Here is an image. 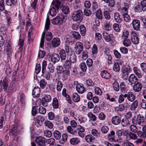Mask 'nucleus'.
Masks as SVG:
<instances>
[{
	"mask_svg": "<svg viewBox=\"0 0 146 146\" xmlns=\"http://www.w3.org/2000/svg\"><path fill=\"white\" fill-rule=\"evenodd\" d=\"M40 94V89L38 87H35L33 91L32 94L35 97H38Z\"/></svg>",
	"mask_w": 146,
	"mask_h": 146,
	"instance_id": "16",
	"label": "nucleus"
},
{
	"mask_svg": "<svg viewBox=\"0 0 146 146\" xmlns=\"http://www.w3.org/2000/svg\"><path fill=\"white\" fill-rule=\"evenodd\" d=\"M122 15L123 17L124 21L126 22H129L130 21V17L127 13L123 14Z\"/></svg>",
	"mask_w": 146,
	"mask_h": 146,
	"instance_id": "46",
	"label": "nucleus"
},
{
	"mask_svg": "<svg viewBox=\"0 0 146 146\" xmlns=\"http://www.w3.org/2000/svg\"><path fill=\"white\" fill-rule=\"evenodd\" d=\"M10 80L8 78L5 77L3 81H0V88L1 89L6 90L8 86Z\"/></svg>",
	"mask_w": 146,
	"mask_h": 146,
	"instance_id": "6",
	"label": "nucleus"
},
{
	"mask_svg": "<svg viewBox=\"0 0 146 146\" xmlns=\"http://www.w3.org/2000/svg\"><path fill=\"white\" fill-rule=\"evenodd\" d=\"M74 84L76 85V90L79 93L82 94L86 91V89L82 84L79 83L77 81H76L74 82Z\"/></svg>",
	"mask_w": 146,
	"mask_h": 146,
	"instance_id": "3",
	"label": "nucleus"
},
{
	"mask_svg": "<svg viewBox=\"0 0 146 146\" xmlns=\"http://www.w3.org/2000/svg\"><path fill=\"white\" fill-rule=\"evenodd\" d=\"M63 66L66 68L69 69L71 68V63L68 60L64 62Z\"/></svg>",
	"mask_w": 146,
	"mask_h": 146,
	"instance_id": "26",
	"label": "nucleus"
},
{
	"mask_svg": "<svg viewBox=\"0 0 146 146\" xmlns=\"http://www.w3.org/2000/svg\"><path fill=\"white\" fill-rule=\"evenodd\" d=\"M67 129L68 132L70 134L74 135L77 133L76 131L73 130L71 126H68L67 128Z\"/></svg>",
	"mask_w": 146,
	"mask_h": 146,
	"instance_id": "34",
	"label": "nucleus"
},
{
	"mask_svg": "<svg viewBox=\"0 0 146 146\" xmlns=\"http://www.w3.org/2000/svg\"><path fill=\"white\" fill-rule=\"evenodd\" d=\"M120 90L122 92H124L126 90L127 88L125 83L122 82L120 84Z\"/></svg>",
	"mask_w": 146,
	"mask_h": 146,
	"instance_id": "56",
	"label": "nucleus"
},
{
	"mask_svg": "<svg viewBox=\"0 0 146 146\" xmlns=\"http://www.w3.org/2000/svg\"><path fill=\"white\" fill-rule=\"evenodd\" d=\"M60 59V57L58 54L54 53L52 55L51 60L52 62L55 63L57 62Z\"/></svg>",
	"mask_w": 146,
	"mask_h": 146,
	"instance_id": "20",
	"label": "nucleus"
},
{
	"mask_svg": "<svg viewBox=\"0 0 146 146\" xmlns=\"http://www.w3.org/2000/svg\"><path fill=\"white\" fill-rule=\"evenodd\" d=\"M137 134L138 136L141 138H144L146 137V133L141 131H138Z\"/></svg>",
	"mask_w": 146,
	"mask_h": 146,
	"instance_id": "54",
	"label": "nucleus"
},
{
	"mask_svg": "<svg viewBox=\"0 0 146 146\" xmlns=\"http://www.w3.org/2000/svg\"><path fill=\"white\" fill-rule=\"evenodd\" d=\"M132 42L134 44H136L139 43V40L138 36L136 35H133L131 37Z\"/></svg>",
	"mask_w": 146,
	"mask_h": 146,
	"instance_id": "23",
	"label": "nucleus"
},
{
	"mask_svg": "<svg viewBox=\"0 0 146 146\" xmlns=\"http://www.w3.org/2000/svg\"><path fill=\"white\" fill-rule=\"evenodd\" d=\"M60 42L59 38H54L52 41V47H56L58 46L60 44Z\"/></svg>",
	"mask_w": 146,
	"mask_h": 146,
	"instance_id": "11",
	"label": "nucleus"
},
{
	"mask_svg": "<svg viewBox=\"0 0 146 146\" xmlns=\"http://www.w3.org/2000/svg\"><path fill=\"white\" fill-rule=\"evenodd\" d=\"M80 30L82 36H84L86 32V29L84 25H82L80 26Z\"/></svg>",
	"mask_w": 146,
	"mask_h": 146,
	"instance_id": "36",
	"label": "nucleus"
},
{
	"mask_svg": "<svg viewBox=\"0 0 146 146\" xmlns=\"http://www.w3.org/2000/svg\"><path fill=\"white\" fill-rule=\"evenodd\" d=\"M125 98L127 97L128 100L131 102H133L135 99L136 96L132 92H129L127 94H125Z\"/></svg>",
	"mask_w": 146,
	"mask_h": 146,
	"instance_id": "8",
	"label": "nucleus"
},
{
	"mask_svg": "<svg viewBox=\"0 0 146 146\" xmlns=\"http://www.w3.org/2000/svg\"><path fill=\"white\" fill-rule=\"evenodd\" d=\"M132 24L133 28L135 30L138 31L139 29L140 26V22L139 20L136 19L133 20Z\"/></svg>",
	"mask_w": 146,
	"mask_h": 146,
	"instance_id": "10",
	"label": "nucleus"
},
{
	"mask_svg": "<svg viewBox=\"0 0 146 146\" xmlns=\"http://www.w3.org/2000/svg\"><path fill=\"white\" fill-rule=\"evenodd\" d=\"M104 16L106 20H109L111 18L110 13L108 11H104L103 13Z\"/></svg>",
	"mask_w": 146,
	"mask_h": 146,
	"instance_id": "39",
	"label": "nucleus"
},
{
	"mask_svg": "<svg viewBox=\"0 0 146 146\" xmlns=\"http://www.w3.org/2000/svg\"><path fill=\"white\" fill-rule=\"evenodd\" d=\"M83 14L80 9L76 11L73 12L72 18L74 21L81 22L83 19Z\"/></svg>",
	"mask_w": 146,
	"mask_h": 146,
	"instance_id": "1",
	"label": "nucleus"
},
{
	"mask_svg": "<svg viewBox=\"0 0 146 146\" xmlns=\"http://www.w3.org/2000/svg\"><path fill=\"white\" fill-rule=\"evenodd\" d=\"M69 60L72 63H74L76 62V58L75 53H72L70 55Z\"/></svg>",
	"mask_w": 146,
	"mask_h": 146,
	"instance_id": "31",
	"label": "nucleus"
},
{
	"mask_svg": "<svg viewBox=\"0 0 146 146\" xmlns=\"http://www.w3.org/2000/svg\"><path fill=\"white\" fill-rule=\"evenodd\" d=\"M50 24V20L48 16L47 17L45 24V30H47L49 29Z\"/></svg>",
	"mask_w": 146,
	"mask_h": 146,
	"instance_id": "37",
	"label": "nucleus"
},
{
	"mask_svg": "<svg viewBox=\"0 0 146 146\" xmlns=\"http://www.w3.org/2000/svg\"><path fill=\"white\" fill-rule=\"evenodd\" d=\"M113 86L115 91H118L119 90V86L118 82L115 81L113 83Z\"/></svg>",
	"mask_w": 146,
	"mask_h": 146,
	"instance_id": "50",
	"label": "nucleus"
},
{
	"mask_svg": "<svg viewBox=\"0 0 146 146\" xmlns=\"http://www.w3.org/2000/svg\"><path fill=\"white\" fill-rule=\"evenodd\" d=\"M130 129L131 131L133 132L136 133L137 132V126L135 125H131L130 127Z\"/></svg>",
	"mask_w": 146,
	"mask_h": 146,
	"instance_id": "57",
	"label": "nucleus"
},
{
	"mask_svg": "<svg viewBox=\"0 0 146 146\" xmlns=\"http://www.w3.org/2000/svg\"><path fill=\"white\" fill-rule=\"evenodd\" d=\"M46 82L44 79H42L40 81V84L41 88H44L46 86Z\"/></svg>",
	"mask_w": 146,
	"mask_h": 146,
	"instance_id": "45",
	"label": "nucleus"
},
{
	"mask_svg": "<svg viewBox=\"0 0 146 146\" xmlns=\"http://www.w3.org/2000/svg\"><path fill=\"white\" fill-rule=\"evenodd\" d=\"M140 67L142 71L146 74V63H141L140 64Z\"/></svg>",
	"mask_w": 146,
	"mask_h": 146,
	"instance_id": "61",
	"label": "nucleus"
},
{
	"mask_svg": "<svg viewBox=\"0 0 146 146\" xmlns=\"http://www.w3.org/2000/svg\"><path fill=\"white\" fill-rule=\"evenodd\" d=\"M80 142V139L76 137H72L70 139V144L76 146Z\"/></svg>",
	"mask_w": 146,
	"mask_h": 146,
	"instance_id": "12",
	"label": "nucleus"
},
{
	"mask_svg": "<svg viewBox=\"0 0 146 146\" xmlns=\"http://www.w3.org/2000/svg\"><path fill=\"white\" fill-rule=\"evenodd\" d=\"M128 80L129 82L131 83V84H135L138 82V79L137 77L134 74H131L130 75Z\"/></svg>",
	"mask_w": 146,
	"mask_h": 146,
	"instance_id": "9",
	"label": "nucleus"
},
{
	"mask_svg": "<svg viewBox=\"0 0 146 146\" xmlns=\"http://www.w3.org/2000/svg\"><path fill=\"white\" fill-rule=\"evenodd\" d=\"M58 101L56 98H54L53 99L52 106L54 108H57L58 107Z\"/></svg>",
	"mask_w": 146,
	"mask_h": 146,
	"instance_id": "38",
	"label": "nucleus"
},
{
	"mask_svg": "<svg viewBox=\"0 0 146 146\" xmlns=\"http://www.w3.org/2000/svg\"><path fill=\"white\" fill-rule=\"evenodd\" d=\"M131 43V41L129 39L125 38L123 40V44L126 46H130Z\"/></svg>",
	"mask_w": 146,
	"mask_h": 146,
	"instance_id": "63",
	"label": "nucleus"
},
{
	"mask_svg": "<svg viewBox=\"0 0 146 146\" xmlns=\"http://www.w3.org/2000/svg\"><path fill=\"white\" fill-rule=\"evenodd\" d=\"M101 130L102 133H106L108 131L109 128L106 126H104L102 127Z\"/></svg>",
	"mask_w": 146,
	"mask_h": 146,
	"instance_id": "62",
	"label": "nucleus"
},
{
	"mask_svg": "<svg viewBox=\"0 0 146 146\" xmlns=\"http://www.w3.org/2000/svg\"><path fill=\"white\" fill-rule=\"evenodd\" d=\"M62 12L64 14H67L69 12V7L66 6H64L63 7L62 9Z\"/></svg>",
	"mask_w": 146,
	"mask_h": 146,
	"instance_id": "55",
	"label": "nucleus"
},
{
	"mask_svg": "<svg viewBox=\"0 0 146 146\" xmlns=\"http://www.w3.org/2000/svg\"><path fill=\"white\" fill-rule=\"evenodd\" d=\"M53 4L57 10H58L62 6L61 2L58 0H56L54 2Z\"/></svg>",
	"mask_w": 146,
	"mask_h": 146,
	"instance_id": "30",
	"label": "nucleus"
},
{
	"mask_svg": "<svg viewBox=\"0 0 146 146\" xmlns=\"http://www.w3.org/2000/svg\"><path fill=\"white\" fill-rule=\"evenodd\" d=\"M60 55L62 60H65L66 58V54L64 50H61L60 52Z\"/></svg>",
	"mask_w": 146,
	"mask_h": 146,
	"instance_id": "33",
	"label": "nucleus"
},
{
	"mask_svg": "<svg viewBox=\"0 0 146 146\" xmlns=\"http://www.w3.org/2000/svg\"><path fill=\"white\" fill-rule=\"evenodd\" d=\"M113 70L116 72H118L120 70V67L119 64L118 63H115L113 65Z\"/></svg>",
	"mask_w": 146,
	"mask_h": 146,
	"instance_id": "49",
	"label": "nucleus"
},
{
	"mask_svg": "<svg viewBox=\"0 0 146 146\" xmlns=\"http://www.w3.org/2000/svg\"><path fill=\"white\" fill-rule=\"evenodd\" d=\"M19 107L17 106H14L12 109V111L15 115L17 114L19 112Z\"/></svg>",
	"mask_w": 146,
	"mask_h": 146,
	"instance_id": "64",
	"label": "nucleus"
},
{
	"mask_svg": "<svg viewBox=\"0 0 146 146\" xmlns=\"http://www.w3.org/2000/svg\"><path fill=\"white\" fill-rule=\"evenodd\" d=\"M45 32L44 31L42 33V37L41 39L40 43V47L42 48L44 47V36L45 35Z\"/></svg>",
	"mask_w": 146,
	"mask_h": 146,
	"instance_id": "32",
	"label": "nucleus"
},
{
	"mask_svg": "<svg viewBox=\"0 0 146 146\" xmlns=\"http://www.w3.org/2000/svg\"><path fill=\"white\" fill-rule=\"evenodd\" d=\"M17 0H6V4L7 5L11 6L12 4H15Z\"/></svg>",
	"mask_w": 146,
	"mask_h": 146,
	"instance_id": "52",
	"label": "nucleus"
},
{
	"mask_svg": "<svg viewBox=\"0 0 146 146\" xmlns=\"http://www.w3.org/2000/svg\"><path fill=\"white\" fill-rule=\"evenodd\" d=\"M121 70L122 73H128L131 72L130 67L128 64H127L123 66Z\"/></svg>",
	"mask_w": 146,
	"mask_h": 146,
	"instance_id": "18",
	"label": "nucleus"
},
{
	"mask_svg": "<svg viewBox=\"0 0 146 146\" xmlns=\"http://www.w3.org/2000/svg\"><path fill=\"white\" fill-rule=\"evenodd\" d=\"M44 135L48 137H50L52 135V132L49 130H46L44 131Z\"/></svg>",
	"mask_w": 146,
	"mask_h": 146,
	"instance_id": "58",
	"label": "nucleus"
},
{
	"mask_svg": "<svg viewBox=\"0 0 146 146\" xmlns=\"http://www.w3.org/2000/svg\"><path fill=\"white\" fill-rule=\"evenodd\" d=\"M96 16L99 19H102V15L100 9H98L97 11Z\"/></svg>",
	"mask_w": 146,
	"mask_h": 146,
	"instance_id": "59",
	"label": "nucleus"
},
{
	"mask_svg": "<svg viewBox=\"0 0 146 146\" xmlns=\"http://www.w3.org/2000/svg\"><path fill=\"white\" fill-rule=\"evenodd\" d=\"M102 77L105 79H108L110 78L111 75L107 71L103 70L101 73Z\"/></svg>",
	"mask_w": 146,
	"mask_h": 146,
	"instance_id": "22",
	"label": "nucleus"
},
{
	"mask_svg": "<svg viewBox=\"0 0 146 146\" xmlns=\"http://www.w3.org/2000/svg\"><path fill=\"white\" fill-rule=\"evenodd\" d=\"M16 129L17 128L15 125H12L11 128L9 130L10 134L15 136L17 135V133L18 132Z\"/></svg>",
	"mask_w": 146,
	"mask_h": 146,
	"instance_id": "21",
	"label": "nucleus"
},
{
	"mask_svg": "<svg viewBox=\"0 0 146 146\" xmlns=\"http://www.w3.org/2000/svg\"><path fill=\"white\" fill-rule=\"evenodd\" d=\"M41 70V66L40 64H36L35 68V72L36 74H38Z\"/></svg>",
	"mask_w": 146,
	"mask_h": 146,
	"instance_id": "60",
	"label": "nucleus"
},
{
	"mask_svg": "<svg viewBox=\"0 0 146 146\" xmlns=\"http://www.w3.org/2000/svg\"><path fill=\"white\" fill-rule=\"evenodd\" d=\"M52 37V35L51 32H48L46 33L45 38L47 41H50Z\"/></svg>",
	"mask_w": 146,
	"mask_h": 146,
	"instance_id": "42",
	"label": "nucleus"
},
{
	"mask_svg": "<svg viewBox=\"0 0 146 146\" xmlns=\"http://www.w3.org/2000/svg\"><path fill=\"white\" fill-rule=\"evenodd\" d=\"M54 138L56 140H59L61 137V135L60 132L57 130H55L53 133Z\"/></svg>",
	"mask_w": 146,
	"mask_h": 146,
	"instance_id": "27",
	"label": "nucleus"
},
{
	"mask_svg": "<svg viewBox=\"0 0 146 146\" xmlns=\"http://www.w3.org/2000/svg\"><path fill=\"white\" fill-rule=\"evenodd\" d=\"M103 36L106 41L109 42L111 41V38L110 35L106 32H104L103 33Z\"/></svg>",
	"mask_w": 146,
	"mask_h": 146,
	"instance_id": "24",
	"label": "nucleus"
},
{
	"mask_svg": "<svg viewBox=\"0 0 146 146\" xmlns=\"http://www.w3.org/2000/svg\"><path fill=\"white\" fill-rule=\"evenodd\" d=\"M35 142L40 146H45V139L41 136H39L36 137Z\"/></svg>",
	"mask_w": 146,
	"mask_h": 146,
	"instance_id": "7",
	"label": "nucleus"
},
{
	"mask_svg": "<svg viewBox=\"0 0 146 146\" xmlns=\"http://www.w3.org/2000/svg\"><path fill=\"white\" fill-rule=\"evenodd\" d=\"M63 84L62 82L60 80L57 81V85L56 86V89L58 91H60L62 88Z\"/></svg>",
	"mask_w": 146,
	"mask_h": 146,
	"instance_id": "41",
	"label": "nucleus"
},
{
	"mask_svg": "<svg viewBox=\"0 0 146 146\" xmlns=\"http://www.w3.org/2000/svg\"><path fill=\"white\" fill-rule=\"evenodd\" d=\"M95 93L97 95L101 96L102 94V92L100 88L98 87H96L94 89Z\"/></svg>",
	"mask_w": 146,
	"mask_h": 146,
	"instance_id": "53",
	"label": "nucleus"
},
{
	"mask_svg": "<svg viewBox=\"0 0 146 146\" xmlns=\"http://www.w3.org/2000/svg\"><path fill=\"white\" fill-rule=\"evenodd\" d=\"M133 70L134 73L139 78H140L142 76L143 74L141 73V71L137 67H134L133 68Z\"/></svg>",
	"mask_w": 146,
	"mask_h": 146,
	"instance_id": "19",
	"label": "nucleus"
},
{
	"mask_svg": "<svg viewBox=\"0 0 146 146\" xmlns=\"http://www.w3.org/2000/svg\"><path fill=\"white\" fill-rule=\"evenodd\" d=\"M19 99L21 104H24L25 103V97L23 94L21 93L19 94Z\"/></svg>",
	"mask_w": 146,
	"mask_h": 146,
	"instance_id": "51",
	"label": "nucleus"
},
{
	"mask_svg": "<svg viewBox=\"0 0 146 146\" xmlns=\"http://www.w3.org/2000/svg\"><path fill=\"white\" fill-rule=\"evenodd\" d=\"M115 133L113 131H111L110 133L108 135V139L110 141H113L114 140Z\"/></svg>",
	"mask_w": 146,
	"mask_h": 146,
	"instance_id": "29",
	"label": "nucleus"
},
{
	"mask_svg": "<svg viewBox=\"0 0 146 146\" xmlns=\"http://www.w3.org/2000/svg\"><path fill=\"white\" fill-rule=\"evenodd\" d=\"M133 86V90L135 92H138L141 91L142 88V85L141 82H137Z\"/></svg>",
	"mask_w": 146,
	"mask_h": 146,
	"instance_id": "14",
	"label": "nucleus"
},
{
	"mask_svg": "<svg viewBox=\"0 0 146 146\" xmlns=\"http://www.w3.org/2000/svg\"><path fill=\"white\" fill-rule=\"evenodd\" d=\"M72 33L73 36L76 39H79L81 38V36L79 33L75 31H72Z\"/></svg>",
	"mask_w": 146,
	"mask_h": 146,
	"instance_id": "40",
	"label": "nucleus"
},
{
	"mask_svg": "<svg viewBox=\"0 0 146 146\" xmlns=\"http://www.w3.org/2000/svg\"><path fill=\"white\" fill-rule=\"evenodd\" d=\"M132 121L134 124H138L142 126L144 125V119H132Z\"/></svg>",
	"mask_w": 146,
	"mask_h": 146,
	"instance_id": "15",
	"label": "nucleus"
},
{
	"mask_svg": "<svg viewBox=\"0 0 146 146\" xmlns=\"http://www.w3.org/2000/svg\"><path fill=\"white\" fill-rule=\"evenodd\" d=\"M45 125L50 129H52L53 127V125L52 123L50 121L46 120L44 123Z\"/></svg>",
	"mask_w": 146,
	"mask_h": 146,
	"instance_id": "43",
	"label": "nucleus"
},
{
	"mask_svg": "<svg viewBox=\"0 0 146 146\" xmlns=\"http://www.w3.org/2000/svg\"><path fill=\"white\" fill-rule=\"evenodd\" d=\"M114 20L116 22L118 23H120L121 22L122 17L119 13H114Z\"/></svg>",
	"mask_w": 146,
	"mask_h": 146,
	"instance_id": "13",
	"label": "nucleus"
},
{
	"mask_svg": "<svg viewBox=\"0 0 146 146\" xmlns=\"http://www.w3.org/2000/svg\"><path fill=\"white\" fill-rule=\"evenodd\" d=\"M66 17L64 16L62 14H59L56 17L51 20L52 23L54 25H61L64 22H65Z\"/></svg>",
	"mask_w": 146,
	"mask_h": 146,
	"instance_id": "2",
	"label": "nucleus"
},
{
	"mask_svg": "<svg viewBox=\"0 0 146 146\" xmlns=\"http://www.w3.org/2000/svg\"><path fill=\"white\" fill-rule=\"evenodd\" d=\"M72 99L75 102H77L80 101V98L77 93H75L73 94Z\"/></svg>",
	"mask_w": 146,
	"mask_h": 146,
	"instance_id": "25",
	"label": "nucleus"
},
{
	"mask_svg": "<svg viewBox=\"0 0 146 146\" xmlns=\"http://www.w3.org/2000/svg\"><path fill=\"white\" fill-rule=\"evenodd\" d=\"M80 66L81 70L83 72H85L87 69L86 63L84 62H82L80 64Z\"/></svg>",
	"mask_w": 146,
	"mask_h": 146,
	"instance_id": "48",
	"label": "nucleus"
},
{
	"mask_svg": "<svg viewBox=\"0 0 146 146\" xmlns=\"http://www.w3.org/2000/svg\"><path fill=\"white\" fill-rule=\"evenodd\" d=\"M83 50L82 44L80 42H77L75 45L74 50L75 53L79 54L82 52Z\"/></svg>",
	"mask_w": 146,
	"mask_h": 146,
	"instance_id": "5",
	"label": "nucleus"
},
{
	"mask_svg": "<svg viewBox=\"0 0 146 146\" xmlns=\"http://www.w3.org/2000/svg\"><path fill=\"white\" fill-rule=\"evenodd\" d=\"M138 105V101L137 100L135 101L132 104L130 109L131 110H134L137 107Z\"/></svg>",
	"mask_w": 146,
	"mask_h": 146,
	"instance_id": "44",
	"label": "nucleus"
},
{
	"mask_svg": "<svg viewBox=\"0 0 146 146\" xmlns=\"http://www.w3.org/2000/svg\"><path fill=\"white\" fill-rule=\"evenodd\" d=\"M94 138L91 135H88L86 136L85 140L87 143H90L92 142Z\"/></svg>",
	"mask_w": 146,
	"mask_h": 146,
	"instance_id": "35",
	"label": "nucleus"
},
{
	"mask_svg": "<svg viewBox=\"0 0 146 146\" xmlns=\"http://www.w3.org/2000/svg\"><path fill=\"white\" fill-rule=\"evenodd\" d=\"M42 99L45 102H49L51 101V98L50 95L47 94L45 95Z\"/></svg>",
	"mask_w": 146,
	"mask_h": 146,
	"instance_id": "47",
	"label": "nucleus"
},
{
	"mask_svg": "<svg viewBox=\"0 0 146 146\" xmlns=\"http://www.w3.org/2000/svg\"><path fill=\"white\" fill-rule=\"evenodd\" d=\"M58 10L56 9L55 7H52L49 11V14L52 16H54L56 15L57 12H58Z\"/></svg>",
	"mask_w": 146,
	"mask_h": 146,
	"instance_id": "28",
	"label": "nucleus"
},
{
	"mask_svg": "<svg viewBox=\"0 0 146 146\" xmlns=\"http://www.w3.org/2000/svg\"><path fill=\"white\" fill-rule=\"evenodd\" d=\"M4 50L8 56L7 58H8V57L9 58L11 56L12 52L11 44L9 42L5 43L4 45Z\"/></svg>",
	"mask_w": 146,
	"mask_h": 146,
	"instance_id": "4",
	"label": "nucleus"
},
{
	"mask_svg": "<svg viewBox=\"0 0 146 146\" xmlns=\"http://www.w3.org/2000/svg\"><path fill=\"white\" fill-rule=\"evenodd\" d=\"M70 72L69 69H66L64 70L62 72V78L63 80H67L69 76Z\"/></svg>",
	"mask_w": 146,
	"mask_h": 146,
	"instance_id": "17",
	"label": "nucleus"
}]
</instances>
